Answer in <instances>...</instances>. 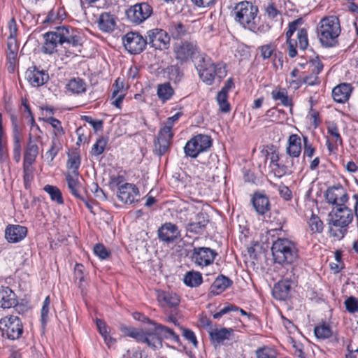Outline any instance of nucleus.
I'll return each instance as SVG.
<instances>
[{"label":"nucleus","instance_id":"1","mask_svg":"<svg viewBox=\"0 0 358 358\" xmlns=\"http://www.w3.org/2000/svg\"><path fill=\"white\" fill-rule=\"evenodd\" d=\"M329 236L337 240L342 239L347 233V227L352 222V210L345 206L335 207L329 213Z\"/></svg>","mask_w":358,"mask_h":358},{"label":"nucleus","instance_id":"2","mask_svg":"<svg viewBox=\"0 0 358 358\" xmlns=\"http://www.w3.org/2000/svg\"><path fill=\"white\" fill-rule=\"evenodd\" d=\"M148 322L153 325L152 329L143 331L141 341L146 343L152 348H158L162 346V339H171L174 342L179 343L180 338L174 331L164 325L156 323L147 319Z\"/></svg>","mask_w":358,"mask_h":358},{"label":"nucleus","instance_id":"3","mask_svg":"<svg viewBox=\"0 0 358 358\" xmlns=\"http://www.w3.org/2000/svg\"><path fill=\"white\" fill-rule=\"evenodd\" d=\"M259 9L251 2L243 1L238 3L231 12L236 22L243 27L252 31H256L259 18L257 16Z\"/></svg>","mask_w":358,"mask_h":358},{"label":"nucleus","instance_id":"4","mask_svg":"<svg viewBox=\"0 0 358 358\" xmlns=\"http://www.w3.org/2000/svg\"><path fill=\"white\" fill-rule=\"evenodd\" d=\"M341 26L338 17L329 16L322 18L317 27V34L324 47H334L338 44Z\"/></svg>","mask_w":358,"mask_h":358},{"label":"nucleus","instance_id":"5","mask_svg":"<svg viewBox=\"0 0 358 358\" xmlns=\"http://www.w3.org/2000/svg\"><path fill=\"white\" fill-rule=\"evenodd\" d=\"M275 263L281 265L293 264L299 258V251L295 243L287 238H278L271 247Z\"/></svg>","mask_w":358,"mask_h":358},{"label":"nucleus","instance_id":"6","mask_svg":"<svg viewBox=\"0 0 358 358\" xmlns=\"http://www.w3.org/2000/svg\"><path fill=\"white\" fill-rule=\"evenodd\" d=\"M55 29L59 38V44H69L73 48L72 51L68 50L66 52V56L77 55L74 51L78 50L80 52V48L83 45V36L80 30L69 25L56 27Z\"/></svg>","mask_w":358,"mask_h":358},{"label":"nucleus","instance_id":"7","mask_svg":"<svg viewBox=\"0 0 358 358\" xmlns=\"http://www.w3.org/2000/svg\"><path fill=\"white\" fill-rule=\"evenodd\" d=\"M212 143L210 136L198 134L186 143L184 152L186 156L196 158L200 153L206 152L211 147Z\"/></svg>","mask_w":358,"mask_h":358},{"label":"nucleus","instance_id":"8","mask_svg":"<svg viewBox=\"0 0 358 358\" xmlns=\"http://www.w3.org/2000/svg\"><path fill=\"white\" fill-rule=\"evenodd\" d=\"M0 327L3 334L10 340L20 338L23 333L22 321L15 315H8L1 318Z\"/></svg>","mask_w":358,"mask_h":358},{"label":"nucleus","instance_id":"9","mask_svg":"<svg viewBox=\"0 0 358 358\" xmlns=\"http://www.w3.org/2000/svg\"><path fill=\"white\" fill-rule=\"evenodd\" d=\"M122 43L130 54L138 55L145 50L147 39L137 32L131 31L122 37Z\"/></svg>","mask_w":358,"mask_h":358},{"label":"nucleus","instance_id":"10","mask_svg":"<svg viewBox=\"0 0 358 358\" xmlns=\"http://www.w3.org/2000/svg\"><path fill=\"white\" fill-rule=\"evenodd\" d=\"M152 12V7L149 3L142 2L130 6L127 10L126 15L129 21L138 24L149 18Z\"/></svg>","mask_w":358,"mask_h":358},{"label":"nucleus","instance_id":"11","mask_svg":"<svg viewBox=\"0 0 358 358\" xmlns=\"http://www.w3.org/2000/svg\"><path fill=\"white\" fill-rule=\"evenodd\" d=\"M217 253L207 247H194L190 252L192 262L199 266H207L213 264Z\"/></svg>","mask_w":358,"mask_h":358},{"label":"nucleus","instance_id":"12","mask_svg":"<svg viewBox=\"0 0 358 358\" xmlns=\"http://www.w3.org/2000/svg\"><path fill=\"white\" fill-rule=\"evenodd\" d=\"M147 45L158 50H166L170 43V37L166 31L162 29H152L147 31L145 36Z\"/></svg>","mask_w":358,"mask_h":358},{"label":"nucleus","instance_id":"13","mask_svg":"<svg viewBox=\"0 0 358 358\" xmlns=\"http://www.w3.org/2000/svg\"><path fill=\"white\" fill-rule=\"evenodd\" d=\"M200 78L206 85H211L215 78H218L219 82L227 75V71L224 67L220 64L212 63L210 65L198 71Z\"/></svg>","mask_w":358,"mask_h":358},{"label":"nucleus","instance_id":"14","mask_svg":"<svg viewBox=\"0 0 358 358\" xmlns=\"http://www.w3.org/2000/svg\"><path fill=\"white\" fill-rule=\"evenodd\" d=\"M176 59L181 63L186 62L198 53L196 41H184L176 43L174 46Z\"/></svg>","mask_w":358,"mask_h":358},{"label":"nucleus","instance_id":"15","mask_svg":"<svg viewBox=\"0 0 358 358\" xmlns=\"http://www.w3.org/2000/svg\"><path fill=\"white\" fill-rule=\"evenodd\" d=\"M173 134L170 126H164L160 129L155 141V150L157 155L162 156L169 148Z\"/></svg>","mask_w":358,"mask_h":358},{"label":"nucleus","instance_id":"16","mask_svg":"<svg viewBox=\"0 0 358 358\" xmlns=\"http://www.w3.org/2000/svg\"><path fill=\"white\" fill-rule=\"evenodd\" d=\"M325 198L329 203L336 207L345 206L348 199L346 190L341 185L329 187L325 192Z\"/></svg>","mask_w":358,"mask_h":358},{"label":"nucleus","instance_id":"17","mask_svg":"<svg viewBox=\"0 0 358 358\" xmlns=\"http://www.w3.org/2000/svg\"><path fill=\"white\" fill-rule=\"evenodd\" d=\"M117 197L125 204H131L138 201L140 196L138 188L131 183H124L118 187Z\"/></svg>","mask_w":358,"mask_h":358},{"label":"nucleus","instance_id":"18","mask_svg":"<svg viewBox=\"0 0 358 358\" xmlns=\"http://www.w3.org/2000/svg\"><path fill=\"white\" fill-rule=\"evenodd\" d=\"M286 152L291 158L290 164L285 165V168H294V158L298 159L301 152V140L297 134H292L289 136Z\"/></svg>","mask_w":358,"mask_h":358},{"label":"nucleus","instance_id":"19","mask_svg":"<svg viewBox=\"0 0 358 358\" xmlns=\"http://www.w3.org/2000/svg\"><path fill=\"white\" fill-rule=\"evenodd\" d=\"M27 228L19 224H8L5 229V238L8 243H17L27 235Z\"/></svg>","mask_w":358,"mask_h":358},{"label":"nucleus","instance_id":"20","mask_svg":"<svg viewBox=\"0 0 358 358\" xmlns=\"http://www.w3.org/2000/svg\"><path fill=\"white\" fill-rule=\"evenodd\" d=\"M208 221L207 214L200 212L195 215L194 219L192 217L186 224L185 229L187 232L194 234H200L206 228Z\"/></svg>","mask_w":358,"mask_h":358},{"label":"nucleus","instance_id":"21","mask_svg":"<svg viewBox=\"0 0 358 358\" xmlns=\"http://www.w3.org/2000/svg\"><path fill=\"white\" fill-rule=\"evenodd\" d=\"M157 232L159 240L166 243L173 242L180 235L178 227L171 222L162 224Z\"/></svg>","mask_w":358,"mask_h":358},{"label":"nucleus","instance_id":"22","mask_svg":"<svg viewBox=\"0 0 358 358\" xmlns=\"http://www.w3.org/2000/svg\"><path fill=\"white\" fill-rule=\"evenodd\" d=\"M25 77L33 87L41 86L49 79V76L45 71H40L35 66L27 70Z\"/></svg>","mask_w":358,"mask_h":358},{"label":"nucleus","instance_id":"23","mask_svg":"<svg viewBox=\"0 0 358 358\" xmlns=\"http://www.w3.org/2000/svg\"><path fill=\"white\" fill-rule=\"evenodd\" d=\"M44 43L41 47V52L45 55H52L57 52L59 42V36L55 28V31H49L43 34Z\"/></svg>","mask_w":358,"mask_h":358},{"label":"nucleus","instance_id":"24","mask_svg":"<svg viewBox=\"0 0 358 358\" xmlns=\"http://www.w3.org/2000/svg\"><path fill=\"white\" fill-rule=\"evenodd\" d=\"M352 91L350 84L342 83L335 87L332 90V96L338 103H345L349 99Z\"/></svg>","mask_w":358,"mask_h":358},{"label":"nucleus","instance_id":"25","mask_svg":"<svg viewBox=\"0 0 358 358\" xmlns=\"http://www.w3.org/2000/svg\"><path fill=\"white\" fill-rule=\"evenodd\" d=\"M252 203L256 212L259 215H264L270 209L268 198L264 194L255 192L252 196Z\"/></svg>","mask_w":358,"mask_h":358},{"label":"nucleus","instance_id":"26","mask_svg":"<svg viewBox=\"0 0 358 358\" xmlns=\"http://www.w3.org/2000/svg\"><path fill=\"white\" fill-rule=\"evenodd\" d=\"M291 283L289 280H281L276 283L272 290L273 297L280 301H285L289 296Z\"/></svg>","mask_w":358,"mask_h":358},{"label":"nucleus","instance_id":"27","mask_svg":"<svg viewBox=\"0 0 358 358\" xmlns=\"http://www.w3.org/2000/svg\"><path fill=\"white\" fill-rule=\"evenodd\" d=\"M17 303L14 292L8 287L0 286V306L3 308H10Z\"/></svg>","mask_w":358,"mask_h":358},{"label":"nucleus","instance_id":"28","mask_svg":"<svg viewBox=\"0 0 358 358\" xmlns=\"http://www.w3.org/2000/svg\"><path fill=\"white\" fill-rule=\"evenodd\" d=\"M234 329L231 328H221L214 329L209 332L210 338L213 343L220 344L224 341L231 340L234 336Z\"/></svg>","mask_w":358,"mask_h":358},{"label":"nucleus","instance_id":"29","mask_svg":"<svg viewBox=\"0 0 358 358\" xmlns=\"http://www.w3.org/2000/svg\"><path fill=\"white\" fill-rule=\"evenodd\" d=\"M98 27L103 32L113 31L116 25L115 17L110 13H103L98 20Z\"/></svg>","mask_w":358,"mask_h":358},{"label":"nucleus","instance_id":"30","mask_svg":"<svg viewBox=\"0 0 358 358\" xmlns=\"http://www.w3.org/2000/svg\"><path fill=\"white\" fill-rule=\"evenodd\" d=\"M232 285V280L229 278L220 275L217 276L210 286V293L218 295Z\"/></svg>","mask_w":358,"mask_h":358},{"label":"nucleus","instance_id":"31","mask_svg":"<svg viewBox=\"0 0 358 358\" xmlns=\"http://www.w3.org/2000/svg\"><path fill=\"white\" fill-rule=\"evenodd\" d=\"M78 176L79 173H67L66 174V180L71 194L76 199H81V194H80L81 184L79 181Z\"/></svg>","mask_w":358,"mask_h":358},{"label":"nucleus","instance_id":"32","mask_svg":"<svg viewBox=\"0 0 358 358\" xmlns=\"http://www.w3.org/2000/svg\"><path fill=\"white\" fill-rule=\"evenodd\" d=\"M8 159L7 138L3 127L2 114L0 113V162H5Z\"/></svg>","mask_w":358,"mask_h":358},{"label":"nucleus","instance_id":"33","mask_svg":"<svg viewBox=\"0 0 358 358\" xmlns=\"http://www.w3.org/2000/svg\"><path fill=\"white\" fill-rule=\"evenodd\" d=\"M195 206L192 204H185L177 212V217L185 225L195 214Z\"/></svg>","mask_w":358,"mask_h":358},{"label":"nucleus","instance_id":"34","mask_svg":"<svg viewBox=\"0 0 358 358\" xmlns=\"http://www.w3.org/2000/svg\"><path fill=\"white\" fill-rule=\"evenodd\" d=\"M69 91L73 94H81L86 91V83L80 78H71L66 85Z\"/></svg>","mask_w":358,"mask_h":358},{"label":"nucleus","instance_id":"35","mask_svg":"<svg viewBox=\"0 0 358 358\" xmlns=\"http://www.w3.org/2000/svg\"><path fill=\"white\" fill-rule=\"evenodd\" d=\"M157 94L159 99L163 102L169 100L174 94V90L169 83L159 84L157 86Z\"/></svg>","mask_w":358,"mask_h":358},{"label":"nucleus","instance_id":"36","mask_svg":"<svg viewBox=\"0 0 358 358\" xmlns=\"http://www.w3.org/2000/svg\"><path fill=\"white\" fill-rule=\"evenodd\" d=\"M158 300L160 303L170 307H175L179 304L178 296L173 292H162L158 294Z\"/></svg>","mask_w":358,"mask_h":358},{"label":"nucleus","instance_id":"37","mask_svg":"<svg viewBox=\"0 0 358 358\" xmlns=\"http://www.w3.org/2000/svg\"><path fill=\"white\" fill-rule=\"evenodd\" d=\"M271 97L275 101H280L284 106H292V99L287 95V92L285 89L274 90L271 92Z\"/></svg>","mask_w":358,"mask_h":358},{"label":"nucleus","instance_id":"38","mask_svg":"<svg viewBox=\"0 0 358 358\" xmlns=\"http://www.w3.org/2000/svg\"><path fill=\"white\" fill-rule=\"evenodd\" d=\"M81 159L79 153L76 151L68 153V160L66 162V168L72 170L71 173H79L78 169L80 166Z\"/></svg>","mask_w":358,"mask_h":358},{"label":"nucleus","instance_id":"39","mask_svg":"<svg viewBox=\"0 0 358 358\" xmlns=\"http://www.w3.org/2000/svg\"><path fill=\"white\" fill-rule=\"evenodd\" d=\"M184 283L189 287H194L202 283V275L197 271H189L184 276Z\"/></svg>","mask_w":358,"mask_h":358},{"label":"nucleus","instance_id":"40","mask_svg":"<svg viewBox=\"0 0 358 358\" xmlns=\"http://www.w3.org/2000/svg\"><path fill=\"white\" fill-rule=\"evenodd\" d=\"M307 224L312 234H320L323 231V222L317 215L312 213L310 217L307 222Z\"/></svg>","mask_w":358,"mask_h":358},{"label":"nucleus","instance_id":"41","mask_svg":"<svg viewBox=\"0 0 358 358\" xmlns=\"http://www.w3.org/2000/svg\"><path fill=\"white\" fill-rule=\"evenodd\" d=\"M169 31L176 39L182 38L187 34V29L182 23L172 22L169 26Z\"/></svg>","mask_w":358,"mask_h":358},{"label":"nucleus","instance_id":"42","mask_svg":"<svg viewBox=\"0 0 358 358\" xmlns=\"http://www.w3.org/2000/svg\"><path fill=\"white\" fill-rule=\"evenodd\" d=\"M192 61L194 63V66L197 71L201 70L203 68L205 69V67H207L213 63L208 56H207L206 54H200L199 52L194 56Z\"/></svg>","mask_w":358,"mask_h":358},{"label":"nucleus","instance_id":"43","mask_svg":"<svg viewBox=\"0 0 358 358\" xmlns=\"http://www.w3.org/2000/svg\"><path fill=\"white\" fill-rule=\"evenodd\" d=\"M7 49L8 59L10 63H12V62H15L18 52V45L16 38H8Z\"/></svg>","mask_w":358,"mask_h":358},{"label":"nucleus","instance_id":"44","mask_svg":"<svg viewBox=\"0 0 358 358\" xmlns=\"http://www.w3.org/2000/svg\"><path fill=\"white\" fill-rule=\"evenodd\" d=\"M44 191L46 192L50 196V199L56 201L59 204H62L64 200L62 198V192L56 186L46 185L44 187Z\"/></svg>","mask_w":358,"mask_h":358},{"label":"nucleus","instance_id":"45","mask_svg":"<svg viewBox=\"0 0 358 358\" xmlns=\"http://www.w3.org/2000/svg\"><path fill=\"white\" fill-rule=\"evenodd\" d=\"M240 312L243 315H250L247 312H245L243 309L240 308L239 307L234 305V304H228L224 308H222L219 312L213 314L214 319H219L222 317L224 315L229 313L230 312Z\"/></svg>","mask_w":358,"mask_h":358},{"label":"nucleus","instance_id":"46","mask_svg":"<svg viewBox=\"0 0 358 358\" xmlns=\"http://www.w3.org/2000/svg\"><path fill=\"white\" fill-rule=\"evenodd\" d=\"M39 120H43V122L50 124L54 129V134L57 136H60L64 134V130L62 127L61 122L53 117H43L39 118Z\"/></svg>","mask_w":358,"mask_h":358},{"label":"nucleus","instance_id":"47","mask_svg":"<svg viewBox=\"0 0 358 358\" xmlns=\"http://www.w3.org/2000/svg\"><path fill=\"white\" fill-rule=\"evenodd\" d=\"M170 80L174 83L180 82L184 76L183 71L177 65H172L168 69Z\"/></svg>","mask_w":358,"mask_h":358},{"label":"nucleus","instance_id":"48","mask_svg":"<svg viewBox=\"0 0 358 358\" xmlns=\"http://www.w3.org/2000/svg\"><path fill=\"white\" fill-rule=\"evenodd\" d=\"M314 333L315 336L319 339L329 338L331 334L332 331L331 327L326 324L318 325L315 327Z\"/></svg>","mask_w":358,"mask_h":358},{"label":"nucleus","instance_id":"49","mask_svg":"<svg viewBox=\"0 0 358 358\" xmlns=\"http://www.w3.org/2000/svg\"><path fill=\"white\" fill-rule=\"evenodd\" d=\"M216 99L219 105L220 110L222 113H227L230 111L231 106L228 102V94L219 92L217 94Z\"/></svg>","mask_w":358,"mask_h":358},{"label":"nucleus","instance_id":"50","mask_svg":"<svg viewBox=\"0 0 358 358\" xmlns=\"http://www.w3.org/2000/svg\"><path fill=\"white\" fill-rule=\"evenodd\" d=\"M108 140L104 137H100L93 145L91 153L92 155L99 156L101 155L106 148Z\"/></svg>","mask_w":358,"mask_h":358},{"label":"nucleus","instance_id":"51","mask_svg":"<svg viewBox=\"0 0 358 358\" xmlns=\"http://www.w3.org/2000/svg\"><path fill=\"white\" fill-rule=\"evenodd\" d=\"M296 45H298L300 49L304 50L308 45V32L305 28L299 29L297 32V41Z\"/></svg>","mask_w":358,"mask_h":358},{"label":"nucleus","instance_id":"52","mask_svg":"<svg viewBox=\"0 0 358 358\" xmlns=\"http://www.w3.org/2000/svg\"><path fill=\"white\" fill-rule=\"evenodd\" d=\"M275 45L273 43L263 45L258 48L260 55L264 60L268 59L275 50Z\"/></svg>","mask_w":358,"mask_h":358},{"label":"nucleus","instance_id":"53","mask_svg":"<svg viewBox=\"0 0 358 358\" xmlns=\"http://www.w3.org/2000/svg\"><path fill=\"white\" fill-rule=\"evenodd\" d=\"M120 329L125 336L133 338L139 342L141 341L143 331H139L134 327L127 326H122Z\"/></svg>","mask_w":358,"mask_h":358},{"label":"nucleus","instance_id":"54","mask_svg":"<svg viewBox=\"0 0 358 358\" xmlns=\"http://www.w3.org/2000/svg\"><path fill=\"white\" fill-rule=\"evenodd\" d=\"M303 22V20L301 17L297 18L296 20H294V21L291 22L288 24V30L286 32V41H289V39H292L291 37L293 35V34L299 29V27L301 26Z\"/></svg>","mask_w":358,"mask_h":358},{"label":"nucleus","instance_id":"55","mask_svg":"<svg viewBox=\"0 0 358 358\" xmlns=\"http://www.w3.org/2000/svg\"><path fill=\"white\" fill-rule=\"evenodd\" d=\"M256 355L257 358H276L277 352L273 348L264 347L257 350Z\"/></svg>","mask_w":358,"mask_h":358},{"label":"nucleus","instance_id":"56","mask_svg":"<svg viewBox=\"0 0 358 358\" xmlns=\"http://www.w3.org/2000/svg\"><path fill=\"white\" fill-rule=\"evenodd\" d=\"M265 12L268 17L275 20L278 15H280V11L278 9L274 2L270 1L265 7Z\"/></svg>","mask_w":358,"mask_h":358},{"label":"nucleus","instance_id":"57","mask_svg":"<svg viewBox=\"0 0 358 358\" xmlns=\"http://www.w3.org/2000/svg\"><path fill=\"white\" fill-rule=\"evenodd\" d=\"M346 310L350 313L358 312V299L355 296H350L345 301Z\"/></svg>","mask_w":358,"mask_h":358},{"label":"nucleus","instance_id":"58","mask_svg":"<svg viewBox=\"0 0 358 358\" xmlns=\"http://www.w3.org/2000/svg\"><path fill=\"white\" fill-rule=\"evenodd\" d=\"M303 157L312 158L315 152V148L312 145V144L308 141L307 136H303Z\"/></svg>","mask_w":358,"mask_h":358},{"label":"nucleus","instance_id":"59","mask_svg":"<svg viewBox=\"0 0 358 358\" xmlns=\"http://www.w3.org/2000/svg\"><path fill=\"white\" fill-rule=\"evenodd\" d=\"M94 254L101 259H106L110 255L108 250L103 244L97 243L94 247Z\"/></svg>","mask_w":358,"mask_h":358},{"label":"nucleus","instance_id":"60","mask_svg":"<svg viewBox=\"0 0 358 358\" xmlns=\"http://www.w3.org/2000/svg\"><path fill=\"white\" fill-rule=\"evenodd\" d=\"M327 131L334 138L335 144L342 145L343 141L336 124H329L327 127Z\"/></svg>","mask_w":358,"mask_h":358},{"label":"nucleus","instance_id":"61","mask_svg":"<svg viewBox=\"0 0 358 358\" xmlns=\"http://www.w3.org/2000/svg\"><path fill=\"white\" fill-rule=\"evenodd\" d=\"M180 329L182 330V336L196 348L198 345V341L195 334L189 329L180 327Z\"/></svg>","mask_w":358,"mask_h":358},{"label":"nucleus","instance_id":"62","mask_svg":"<svg viewBox=\"0 0 358 358\" xmlns=\"http://www.w3.org/2000/svg\"><path fill=\"white\" fill-rule=\"evenodd\" d=\"M34 169L33 167H24L23 166V179L24 182V186L26 188H28L31 184L34 178L33 176Z\"/></svg>","mask_w":358,"mask_h":358},{"label":"nucleus","instance_id":"63","mask_svg":"<svg viewBox=\"0 0 358 358\" xmlns=\"http://www.w3.org/2000/svg\"><path fill=\"white\" fill-rule=\"evenodd\" d=\"M310 67L312 73L317 76L323 70L324 65L320 59L316 57L311 61Z\"/></svg>","mask_w":358,"mask_h":358},{"label":"nucleus","instance_id":"64","mask_svg":"<svg viewBox=\"0 0 358 358\" xmlns=\"http://www.w3.org/2000/svg\"><path fill=\"white\" fill-rule=\"evenodd\" d=\"M50 304V296H48L43 301V305L41 309V321L43 324L46 323L48 320V315L49 313V308Z\"/></svg>","mask_w":358,"mask_h":358}]
</instances>
